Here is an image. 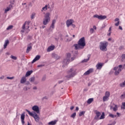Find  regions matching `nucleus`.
Segmentation results:
<instances>
[{"label": "nucleus", "instance_id": "1", "mask_svg": "<svg viewBox=\"0 0 125 125\" xmlns=\"http://www.w3.org/2000/svg\"><path fill=\"white\" fill-rule=\"evenodd\" d=\"M85 45V39H84V37H82L79 40L78 43L74 44L73 46H74L76 50H78L79 49H83Z\"/></svg>", "mask_w": 125, "mask_h": 125}, {"label": "nucleus", "instance_id": "2", "mask_svg": "<svg viewBox=\"0 0 125 125\" xmlns=\"http://www.w3.org/2000/svg\"><path fill=\"white\" fill-rule=\"evenodd\" d=\"M50 13L47 12L44 15V18L43 20V25H47L49 22H50Z\"/></svg>", "mask_w": 125, "mask_h": 125}, {"label": "nucleus", "instance_id": "3", "mask_svg": "<svg viewBox=\"0 0 125 125\" xmlns=\"http://www.w3.org/2000/svg\"><path fill=\"white\" fill-rule=\"evenodd\" d=\"M109 43L107 41L101 42H100V49L102 51H107V47Z\"/></svg>", "mask_w": 125, "mask_h": 125}, {"label": "nucleus", "instance_id": "4", "mask_svg": "<svg viewBox=\"0 0 125 125\" xmlns=\"http://www.w3.org/2000/svg\"><path fill=\"white\" fill-rule=\"evenodd\" d=\"M77 69L74 68H70V70L67 71V74H70L69 75H66L65 76L66 78H68L70 79L71 78H73V77H75L76 74H77Z\"/></svg>", "mask_w": 125, "mask_h": 125}, {"label": "nucleus", "instance_id": "5", "mask_svg": "<svg viewBox=\"0 0 125 125\" xmlns=\"http://www.w3.org/2000/svg\"><path fill=\"white\" fill-rule=\"evenodd\" d=\"M26 112H27L30 116L34 118L35 122H37V123L40 122V117L39 116V115H38L37 113L34 112V113H33L30 112V111L28 109H26Z\"/></svg>", "mask_w": 125, "mask_h": 125}, {"label": "nucleus", "instance_id": "6", "mask_svg": "<svg viewBox=\"0 0 125 125\" xmlns=\"http://www.w3.org/2000/svg\"><path fill=\"white\" fill-rule=\"evenodd\" d=\"M30 21H25L24 22V23L23 24V25L22 26V30H21V33H24V30L26 27V25H27V26L26 27V30H27V32H30V29H29V28H30V26H29V25H30Z\"/></svg>", "mask_w": 125, "mask_h": 125}, {"label": "nucleus", "instance_id": "7", "mask_svg": "<svg viewBox=\"0 0 125 125\" xmlns=\"http://www.w3.org/2000/svg\"><path fill=\"white\" fill-rule=\"evenodd\" d=\"M94 18H98L99 20H104L107 18L106 16H103V15H98L97 14H96L93 16Z\"/></svg>", "mask_w": 125, "mask_h": 125}, {"label": "nucleus", "instance_id": "8", "mask_svg": "<svg viewBox=\"0 0 125 125\" xmlns=\"http://www.w3.org/2000/svg\"><path fill=\"white\" fill-rule=\"evenodd\" d=\"M32 110L37 114H40V108L38 105H34L32 107Z\"/></svg>", "mask_w": 125, "mask_h": 125}, {"label": "nucleus", "instance_id": "9", "mask_svg": "<svg viewBox=\"0 0 125 125\" xmlns=\"http://www.w3.org/2000/svg\"><path fill=\"white\" fill-rule=\"evenodd\" d=\"M55 23H56V20H53L49 27L50 31H53V29H54V27H55L54 25H55Z\"/></svg>", "mask_w": 125, "mask_h": 125}, {"label": "nucleus", "instance_id": "10", "mask_svg": "<svg viewBox=\"0 0 125 125\" xmlns=\"http://www.w3.org/2000/svg\"><path fill=\"white\" fill-rule=\"evenodd\" d=\"M103 65H104V63L98 62L96 65L97 70H101V69H102V67H103Z\"/></svg>", "mask_w": 125, "mask_h": 125}, {"label": "nucleus", "instance_id": "11", "mask_svg": "<svg viewBox=\"0 0 125 125\" xmlns=\"http://www.w3.org/2000/svg\"><path fill=\"white\" fill-rule=\"evenodd\" d=\"M91 73H93V68H89L83 74V76H88V75L91 74Z\"/></svg>", "mask_w": 125, "mask_h": 125}, {"label": "nucleus", "instance_id": "12", "mask_svg": "<svg viewBox=\"0 0 125 125\" xmlns=\"http://www.w3.org/2000/svg\"><path fill=\"white\" fill-rule=\"evenodd\" d=\"M73 22H74V20H68L66 21V24L67 28H69L70 25H72Z\"/></svg>", "mask_w": 125, "mask_h": 125}, {"label": "nucleus", "instance_id": "13", "mask_svg": "<svg viewBox=\"0 0 125 125\" xmlns=\"http://www.w3.org/2000/svg\"><path fill=\"white\" fill-rule=\"evenodd\" d=\"M21 123L22 125H25V121L24 120H25V114L22 113L21 116Z\"/></svg>", "mask_w": 125, "mask_h": 125}, {"label": "nucleus", "instance_id": "14", "mask_svg": "<svg viewBox=\"0 0 125 125\" xmlns=\"http://www.w3.org/2000/svg\"><path fill=\"white\" fill-rule=\"evenodd\" d=\"M13 7V6L12 4L9 5L8 7H7L4 11V13H7L8 11H9Z\"/></svg>", "mask_w": 125, "mask_h": 125}, {"label": "nucleus", "instance_id": "15", "mask_svg": "<svg viewBox=\"0 0 125 125\" xmlns=\"http://www.w3.org/2000/svg\"><path fill=\"white\" fill-rule=\"evenodd\" d=\"M40 58H41V56H40V55L36 56L35 57V58H34V59L31 62L32 64L35 63V62H36V61H38V60H40Z\"/></svg>", "mask_w": 125, "mask_h": 125}, {"label": "nucleus", "instance_id": "16", "mask_svg": "<svg viewBox=\"0 0 125 125\" xmlns=\"http://www.w3.org/2000/svg\"><path fill=\"white\" fill-rule=\"evenodd\" d=\"M96 116H95V120H99V117H100V115H101V113L99 111H97L96 112Z\"/></svg>", "mask_w": 125, "mask_h": 125}, {"label": "nucleus", "instance_id": "17", "mask_svg": "<svg viewBox=\"0 0 125 125\" xmlns=\"http://www.w3.org/2000/svg\"><path fill=\"white\" fill-rule=\"evenodd\" d=\"M54 48H55V46H50L47 48V51L50 52V51H52V50H54Z\"/></svg>", "mask_w": 125, "mask_h": 125}, {"label": "nucleus", "instance_id": "18", "mask_svg": "<svg viewBox=\"0 0 125 125\" xmlns=\"http://www.w3.org/2000/svg\"><path fill=\"white\" fill-rule=\"evenodd\" d=\"M69 62H70L69 59H64L63 60L62 63L63 65H68V64L69 63Z\"/></svg>", "mask_w": 125, "mask_h": 125}, {"label": "nucleus", "instance_id": "19", "mask_svg": "<svg viewBox=\"0 0 125 125\" xmlns=\"http://www.w3.org/2000/svg\"><path fill=\"white\" fill-rule=\"evenodd\" d=\"M52 55L53 58H54V59H56V60H58L59 59H60V57L57 54L54 53V54H52Z\"/></svg>", "mask_w": 125, "mask_h": 125}, {"label": "nucleus", "instance_id": "20", "mask_svg": "<svg viewBox=\"0 0 125 125\" xmlns=\"http://www.w3.org/2000/svg\"><path fill=\"white\" fill-rule=\"evenodd\" d=\"M26 81L27 79H26V76H23L21 79V83H24Z\"/></svg>", "mask_w": 125, "mask_h": 125}, {"label": "nucleus", "instance_id": "21", "mask_svg": "<svg viewBox=\"0 0 125 125\" xmlns=\"http://www.w3.org/2000/svg\"><path fill=\"white\" fill-rule=\"evenodd\" d=\"M9 44V40H6L5 41L4 44V49H5L6 47H7V45Z\"/></svg>", "mask_w": 125, "mask_h": 125}, {"label": "nucleus", "instance_id": "22", "mask_svg": "<svg viewBox=\"0 0 125 125\" xmlns=\"http://www.w3.org/2000/svg\"><path fill=\"white\" fill-rule=\"evenodd\" d=\"M87 58H88L87 59H84L82 61V63H85V62H87L89 60V59H90V55H87Z\"/></svg>", "mask_w": 125, "mask_h": 125}, {"label": "nucleus", "instance_id": "23", "mask_svg": "<svg viewBox=\"0 0 125 125\" xmlns=\"http://www.w3.org/2000/svg\"><path fill=\"white\" fill-rule=\"evenodd\" d=\"M31 50H32V46L28 45L26 51V53H29Z\"/></svg>", "mask_w": 125, "mask_h": 125}, {"label": "nucleus", "instance_id": "24", "mask_svg": "<svg viewBox=\"0 0 125 125\" xmlns=\"http://www.w3.org/2000/svg\"><path fill=\"white\" fill-rule=\"evenodd\" d=\"M122 72V69L119 68L118 69V70H116L114 72V74L115 76H118L120 74V72Z\"/></svg>", "mask_w": 125, "mask_h": 125}, {"label": "nucleus", "instance_id": "25", "mask_svg": "<svg viewBox=\"0 0 125 125\" xmlns=\"http://www.w3.org/2000/svg\"><path fill=\"white\" fill-rule=\"evenodd\" d=\"M32 73H33V70L27 71L25 74V77H29V76L31 75V74H32Z\"/></svg>", "mask_w": 125, "mask_h": 125}, {"label": "nucleus", "instance_id": "26", "mask_svg": "<svg viewBox=\"0 0 125 125\" xmlns=\"http://www.w3.org/2000/svg\"><path fill=\"white\" fill-rule=\"evenodd\" d=\"M113 105L114 106L113 107V110L114 112H117L118 111V105L115 104H113Z\"/></svg>", "mask_w": 125, "mask_h": 125}, {"label": "nucleus", "instance_id": "27", "mask_svg": "<svg viewBox=\"0 0 125 125\" xmlns=\"http://www.w3.org/2000/svg\"><path fill=\"white\" fill-rule=\"evenodd\" d=\"M92 102H93V98H90L87 101V104H91Z\"/></svg>", "mask_w": 125, "mask_h": 125}, {"label": "nucleus", "instance_id": "28", "mask_svg": "<svg viewBox=\"0 0 125 125\" xmlns=\"http://www.w3.org/2000/svg\"><path fill=\"white\" fill-rule=\"evenodd\" d=\"M109 100V98L108 97H105V96L103 98V102H105V101H108Z\"/></svg>", "mask_w": 125, "mask_h": 125}, {"label": "nucleus", "instance_id": "29", "mask_svg": "<svg viewBox=\"0 0 125 125\" xmlns=\"http://www.w3.org/2000/svg\"><path fill=\"white\" fill-rule=\"evenodd\" d=\"M104 119H105V113L103 112L99 120H103Z\"/></svg>", "mask_w": 125, "mask_h": 125}, {"label": "nucleus", "instance_id": "30", "mask_svg": "<svg viewBox=\"0 0 125 125\" xmlns=\"http://www.w3.org/2000/svg\"><path fill=\"white\" fill-rule=\"evenodd\" d=\"M48 125H56V121H51L50 122L48 123Z\"/></svg>", "mask_w": 125, "mask_h": 125}, {"label": "nucleus", "instance_id": "31", "mask_svg": "<svg viewBox=\"0 0 125 125\" xmlns=\"http://www.w3.org/2000/svg\"><path fill=\"white\" fill-rule=\"evenodd\" d=\"M104 96H105V97H108L109 98V97H110V92L106 91L105 93Z\"/></svg>", "mask_w": 125, "mask_h": 125}, {"label": "nucleus", "instance_id": "32", "mask_svg": "<svg viewBox=\"0 0 125 125\" xmlns=\"http://www.w3.org/2000/svg\"><path fill=\"white\" fill-rule=\"evenodd\" d=\"M47 7H48V6L47 5H45V6L42 8V11H43V10L44 11H45V10H47Z\"/></svg>", "mask_w": 125, "mask_h": 125}, {"label": "nucleus", "instance_id": "33", "mask_svg": "<svg viewBox=\"0 0 125 125\" xmlns=\"http://www.w3.org/2000/svg\"><path fill=\"white\" fill-rule=\"evenodd\" d=\"M76 115L77 113L76 112H74L70 116V118H73V119H75Z\"/></svg>", "mask_w": 125, "mask_h": 125}, {"label": "nucleus", "instance_id": "34", "mask_svg": "<svg viewBox=\"0 0 125 125\" xmlns=\"http://www.w3.org/2000/svg\"><path fill=\"white\" fill-rule=\"evenodd\" d=\"M85 113V111H81L79 113V117H82V116H83V115H84V114Z\"/></svg>", "mask_w": 125, "mask_h": 125}, {"label": "nucleus", "instance_id": "35", "mask_svg": "<svg viewBox=\"0 0 125 125\" xmlns=\"http://www.w3.org/2000/svg\"><path fill=\"white\" fill-rule=\"evenodd\" d=\"M70 58H71V53H68L67 54L66 59H69L70 60Z\"/></svg>", "mask_w": 125, "mask_h": 125}, {"label": "nucleus", "instance_id": "36", "mask_svg": "<svg viewBox=\"0 0 125 125\" xmlns=\"http://www.w3.org/2000/svg\"><path fill=\"white\" fill-rule=\"evenodd\" d=\"M29 81L30 82H31V83H33V82L35 81V77H32L31 78H30Z\"/></svg>", "mask_w": 125, "mask_h": 125}, {"label": "nucleus", "instance_id": "37", "mask_svg": "<svg viewBox=\"0 0 125 125\" xmlns=\"http://www.w3.org/2000/svg\"><path fill=\"white\" fill-rule=\"evenodd\" d=\"M12 29H13V25H9L7 28L6 30L8 31L9 30H11Z\"/></svg>", "mask_w": 125, "mask_h": 125}, {"label": "nucleus", "instance_id": "38", "mask_svg": "<svg viewBox=\"0 0 125 125\" xmlns=\"http://www.w3.org/2000/svg\"><path fill=\"white\" fill-rule=\"evenodd\" d=\"M109 117H110V118H112V119H114V118L117 117V115H114V114H109Z\"/></svg>", "mask_w": 125, "mask_h": 125}, {"label": "nucleus", "instance_id": "39", "mask_svg": "<svg viewBox=\"0 0 125 125\" xmlns=\"http://www.w3.org/2000/svg\"><path fill=\"white\" fill-rule=\"evenodd\" d=\"M120 98L121 99H125V93H124L123 94H122Z\"/></svg>", "mask_w": 125, "mask_h": 125}, {"label": "nucleus", "instance_id": "40", "mask_svg": "<svg viewBox=\"0 0 125 125\" xmlns=\"http://www.w3.org/2000/svg\"><path fill=\"white\" fill-rule=\"evenodd\" d=\"M11 58L12 59H13V60H17V57L11 55Z\"/></svg>", "mask_w": 125, "mask_h": 125}, {"label": "nucleus", "instance_id": "41", "mask_svg": "<svg viewBox=\"0 0 125 125\" xmlns=\"http://www.w3.org/2000/svg\"><path fill=\"white\" fill-rule=\"evenodd\" d=\"M45 80H46V76H43V77L42 79V82H44V81H45Z\"/></svg>", "mask_w": 125, "mask_h": 125}, {"label": "nucleus", "instance_id": "42", "mask_svg": "<svg viewBox=\"0 0 125 125\" xmlns=\"http://www.w3.org/2000/svg\"><path fill=\"white\" fill-rule=\"evenodd\" d=\"M119 25H120V21H118L117 22L115 23V26H116L117 27H118Z\"/></svg>", "mask_w": 125, "mask_h": 125}, {"label": "nucleus", "instance_id": "43", "mask_svg": "<svg viewBox=\"0 0 125 125\" xmlns=\"http://www.w3.org/2000/svg\"><path fill=\"white\" fill-rule=\"evenodd\" d=\"M7 79L8 80H13V79H14V77H7Z\"/></svg>", "mask_w": 125, "mask_h": 125}, {"label": "nucleus", "instance_id": "44", "mask_svg": "<svg viewBox=\"0 0 125 125\" xmlns=\"http://www.w3.org/2000/svg\"><path fill=\"white\" fill-rule=\"evenodd\" d=\"M90 32L91 33H94V29L93 28H91L90 30Z\"/></svg>", "mask_w": 125, "mask_h": 125}, {"label": "nucleus", "instance_id": "45", "mask_svg": "<svg viewBox=\"0 0 125 125\" xmlns=\"http://www.w3.org/2000/svg\"><path fill=\"white\" fill-rule=\"evenodd\" d=\"M23 90H24L25 91H27V90H28V87H27V86L24 87Z\"/></svg>", "mask_w": 125, "mask_h": 125}, {"label": "nucleus", "instance_id": "46", "mask_svg": "<svg viewBox=\"0 0 125 125\" xmlns=\"http://www.w3.org/2000/svg\"><path fill=\"white\" fill-rule=\"evenodd\" d=\"M119 49L121 50L122 49H124V46H121L119 47Z\"/></svg>", "mask_w": 125, "mask_h": 125}, {"label": "nucleus", "instance_id": "47", "mask_svg": "<svg viewBox=\"0 0 125 125\" xmlns=\"http://www.w3.org/2000/svg\"><path fill=\"white\" fill-rule=\"evenodd\" d=\"M43 66H44V65L40 64V65H38L37 67L38 68H40V67H43Z\"/></svg>", "mask_w": 125, "mask_h": 125}, {"label": "nucleus", "instance_id": "48", "mask_svg": "<svg viewBox=\"0 0 125 125\" xmlns=\"http://www.w3.org/2000/svg\"><path fill=\"white\" fill-rule=\"evenodd\" d=\"M30 84V82L29 81H27L25 83V85H29Z\"/></svg>", "mask_w": 125, "mask_h": 125}, {"label": "nucleus", "instance_id": "49", "mask_svg": "<svg viewBox=\"0 0 125 125\" xmlns=\"http://www.w3.org/2000/svg\"><path fill=\"white\" fill-rule=\"evenodd\" d=\"M120 21V19L119 18H116L115 19V22H118V21Z\"/></svg>", "mask_w": 125, "mask_h": 125}, {"label": "nucleus", "instance_id": "50", "mask_svg": "<svg viewBox=\"0 0 125 125\" xmlns=\"http://www.w3.org/2000/svg\"><path fill=\"white\" fill-rule=\"evenodd\" d=\"M122 59H125V54H123L122 55Z\"/></svg>", "mask_w": 125, "mask_h": 125}, {"label": "nucleus", "instance_id": "51", "mask_svg": "<svg viewBox=\"0 0 125 125\" xmlns=\"http://www.w3.org/2000/svg\"><path fill=\"white\" fill-rule=\"evenodd\" d=\"M34 16H35V14H32V15L31 16V19H34Z\"/></svg>", "mask_w": 125, "mask_h": 125}, {"label": "nucleus", "instance_id": "52", "mask_svg": "<svg viewBox=\"0 0 125 125\" xmlns=\"http://www.w3.org/2000/svg\"><path fill=\"white\" fill-rule=\"evenodd\" d=\"M118 68H119L118 66L115 67H114L113 70L114 71H117V70H118Z\"/></svg>", "mask_w": 125, "mask_h": 125}, {"label": "nucleus", "instance_id": "53", "mask_svg": "<svg viewBox=\"0 0 125 125\" xmlns=\"http://www.w3.org/2000/svg\"><path fill=\"white\" fill-rule=\"evenodd\" d=\"M74 60H75V57H72L70 61H74Z\"/></svg>", "mask_w": 125, "mask_h": 125}, {"label": "nucleus", "instance_id": "54", "mask_svg": "<svg viewBox=\"0 0 125 125\" xmlns=\"http://www.w3.org/2000/svg\"><path fill=\"white\" fill-rule=\"evenodd\" d=\"M111 31H112V27H109V28L108 32L111 33Z\"/></svg>", "mask_w": 125, "mask_h": 125}, {"label": "nucleus", "instance_id": "55", "mask_svg": "<svg viewBox=\"0 0 125 125\" xmlns=\"http://www.w3.org/2000/svg\"><path fill=\"white\" fill-rule=\"evenodd\" d=\"M11 4H14V0L11 1L10 2Z\"/></svg>", "mask_w": 125, "mask_h": 125}, {"label": "nucleus", "instance_id": "56", "mask_svg": "<svg viewBox=\"0 0 125 125\" xmlns=\"http://www.w3.org/2000/svg\"><path fill=\"white\" fill-rule=\"evenodd\" d=\"M63 82H64V81H63V80L60 81L58 82V83H59V84L62 83H63Z\"/></svg>", "mask_w": 125, "mask_h": 125}, {"label": "nucleus", "instance_id": "57", "mask_svg": "<svg viewBox=\"0 0 125 125\" xmlns=\"http://www.w3.org/2000/svg\"><path fill=\"white\" fill-rule=\"evenodd\" d=\"M74 108H75V107L74 106H72L71 107H70V110L72 111V110L74 109Z\"/></svg>", "mask_w": 125, "mask_h": 125}, {"label": "nucleus", "instance_id": "58", "mask_svg": "<svg viewBox=\"0 0 125 125\" xmlns=\"http://www.w3.org/2000/svg\"><path fill=\"white\" fill-rule=\"evenodd\" d=\"M119 30H121V31H123V27H122V26H119Z\"/></svg>", "mask_w": 125, "mask_h": 125}, {"label": "nucleus", "instance_id": "59", "mask_svg": "<svg viewBox=\"0 0 125 125\" xmlns=\"http://www.w3.org/2000/svg\"><path fill=\"white\" fill-rule=\"evenodd\" d=\"M119 69H121V68H122L123 67V65L122 64H120L118 66Z\"/></svg>", "mask_w": 125, "mask_h": 125}, {"label": "nucleus", "instance_id": "60", "mask_svg": "<svg viewBox=\"0 0 125 125\" xmlns=\"http://www.w3.org/2000/svg\"><path fill=\"white\" fill-rule=\"evenodd\" d=\"M109 107H110V110H112L113 109V105H110Z\"/></svg>", "mask_w": 125, "mask_h": 125}, {"label": "nucleus", "instance_id": "61", "mask_svg": "<svg viewBox=\"0 0 125 125\" xmlns=\"http://www.w3.org/2000/svg\"><path fill=\"white\" fill-rule=\"evenodd\" d=\"M123 105L124 106L123 109H125V103H123Z\"/></svg>", "mask_w": 125, "mask_h": 125}, {"label": "nucleus", "instance_id": "62", "mask_svg": "<svg viewBox=\"0 0 125 125\" xmlns=\"http://www.w3.org/2000/svg\"><path fill=\"white\" fill-rule=\"evenodd\" d=\"M111 33H112V32H109V33H108L107 34V36H108L109 37H110V36H111Z\"/></svg>", "mask_w": 125, "mask_h": 125}, {"label": "nucleus", "instance_id": "63", "mask_svg": "<svg viewBox=\"0 0 125 125\" xmlns=\"http://www.w3.org/2000/svg\"><path fill=\"white\" fill-rule=\"evenodd\" d=\"M111 124H112V125H116V121H114Z\"/></svg>", "mask_w": 125, "mask_h": 125}, {"label": "nucleus", "instance_id": "64", "mask_svg": "<svg viewBox=\"0 0 125 125\" xmlns=\"http://www.w3.org/2000/svg\"><path fill=\"white\" fill-rule=\"evenodd\" d=\"M76 111H79V107H76Z\"/></svg>", "mask_w": 125, "mask_h": 125}]
</instances>
